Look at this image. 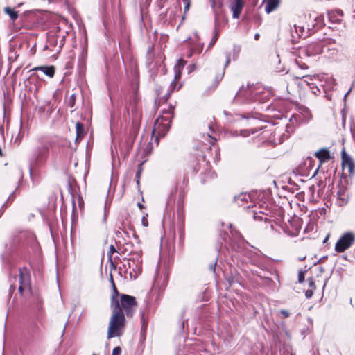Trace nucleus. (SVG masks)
<instances>
[{
	"label": "nucleus",
	"mask_w": 355,
	"mask_h": 355,
	"mask_svg": "<svg viewBox=\"0 0 355 355\" xmlns=\"http://www.w3.org/2000/svg\"><path fill=\"white\" fill-rule=\"evenodd\" d=\"M111 308L112 312L107 329L108 339L120 336L121 331L124 328L125 322L124 313L114 295L111 297Z\"/></svg>",
	"instance_id": "nucleus-1"
},
{
	"label": "nucleus",
	"mask_w": 355,
	"mask_h": 355,
	"mask_svg": "<svg viewBox=\"0 0 355 355\" xmlns=\"http://www.w3.org/2000/svg\"><path fill=\"white\" fill-rule=\"evenodd\" d=\"M269 96L268 92L263 90L260 87L248 85L246 87L242 86L234 96L235 99H241L244 103L250 102L263 103L266 101Z\"/></svg>",
	"instance_id": "nucleus-2"
},
{
	"label": "nucleus",
	"mask_w": 355,
	"mask_h": 355,
	"mask_svg": "<svg viewBox=\"0 0 355 355\" xmlns=\"http://www.w3.org/2000/svg\"><path fill=\"white\" fill-rule=\"evenodd\" d=\"M49 155V145L46 142H40L35 147L29 157L28 165L30 175L33 171L44 166L48 160Z\"/></svg>",
	"instance_id": "nucleus-3"
},
{
	"label": "nucleus",
	"mask_w": 355,
	"mask_h": 355,
	"mask_svg": "<svg viewBox=\"0 0 355 355\" xmlns=\"http://www.w3.org/2000/svg\"><path fill=\"white\" fill-rule=\"evenodd\" d=\"M174 107L170 105L167 110L162 112L160 115L155 121L153 134L157 133L155 140L159 142L158 137H164L171 128V123L173 118Z\"/></svg>",
	"instance_id": "nucleus-4"
},
{
	"label": "nucleus",
	"mask_w": 355,
	"mask_h": 355,
	"mask_svg": "<svg viewBox=\"0 0 355 355\" xmlns=\"http://www.w3.org/2000/svg\"><path fill=\"white\" fill-rule=\"evenodd\" d=\"M269 193L266 191H260L257 193L255 196V198L258 200L257 203L259 205V207H254L252 209L250 210V213H251L253 216V218L255 220H264L266 223L270 221V220L267 218L268 215V208L267 201L268 200ZM252 205L257 206L256 202L252 201Z\"/></svg>",
	"instance_id": "nucleus-5"
},
{
	"label": "nucleus",
	"mask_w": 355,
	"mask_h": 355,
	"mask_svg": "<svg viewBox=\"0 0 355 355\" xmlns=\"http://www.w3.org/2000/svg\"><path fill=\"white\" fill-rule=\"evenodd\" d=\"M130 112L132 115V120L133 123L132 130L130 131V134L132 138V144L134 141V139L137 137L138 132V125L141 121L142 114L140 108L137 106L136 103L135 99H134L130 103Z\"/></svg>",
	"instance_id": "nucleus-6"
},
{
	"label": "nucleus",
	"mask_w": 355,
	"mask_h": 355,
	"mask_svg": "<svg viewBox=\"0 0 355 355\" xmlns=\"http://www.w3.org/2000/svg\"><path fill=\"white\" fill-rule=\"evenodd\" d=\"M119 302L120 307H121L123 311H125L127 316H132L134 314L137 307V302L135 297L121 294Z\"/></svg>",
	"instance_id": "nucleus-7"
},
{
	"label": "nucleus",
	"mask_w": 355,
	"mask_h": 355,
	"mask_svg": "<svg viewBox=\"0 0 355 355\" xmlns=\"http://www.w3.org/2000/svg\"><path fill=\"white\" fill-rule=\"evenodd\" d=\"M355 241V235L352 232H348L343 234L335 245V250L337 252H343L354 243Z\"/></svg>",
	"instance_id": "nucleus-8"
},
{
	"label": "nucleus",
	"mask_w": 355,
	"mask_h": 355,
	"mask_svg": "<svg viewBox=\"0 0 355 355\" xmlns=\"http://www.w3.org/2000/svg\"><path fill=\"white\" fill-rule=\"evenodd\" d=\"M257 194V192H252L250 193H241L239 196H234V200L239 207L248 209L253 208L256 207L254 205H252V201L255 200V196Z\"/></svg>",
	"instance_id": "nucleus-9"
},
{
	"label": "nucleus",
	"mask_w": 355,
	"mask_h": 355,
	"mask_svg": "<svg viewBox=\"0 0 355 355\" xmlns=\"http://www.w3.org/2000/svg\"><path fill=\"white\" fill-rule=\"evenodd\" d=\"M266 126H261L259 129V130L264 129V130L261 132L263 137L265 138L268 137V141L273 143L275 145L283 142L284 134H282L278 129H275L274 131H272V130H266Z\"/></svg>",
	"instance_id": "nucleus-10"
},
{
	"label": "nucleus",
	"mask_w": 355,
	"mask_h": 355,
	"mask_svg": "<svg viewBox=\"0 0 355 355\" xmlns=\"http://www.w3.org/2000/svg\"><path fill=\"white\" fill-rule=\"evenodd\" d=\"M243 254L252 264L262 268L261 258L263 257V255L257 248L252 247L250 249H245L243 250Z\"/></svg>",
	"instance_id": "nucleus-11"
},
{
	"label": "nucleus",
	"mask_w": 355,
	"mask_h": 355,
	"mask_svg": "<svg viewBox=\"0 0 355 355\" xmlns=\"http://www.w3.org/2000/svg\"><path fill=\"white\" fill-rule=\"evenodd\" d=\"M185 65V61H184L182 59H179L177 62V63L174 66V71H175V76H174V80L171 82L170 85V92H167V94L165 95L166 101L168 100L171 95V92L174 91L176 88V83L175 81L177 80H179L181 77L182 70L183 69Z\"/></svg>",
	"instance_id": "nucleus-12"
},
{
	"label": "nucleus",
	"mask_w": 355,
	"mask_h": 355,
	"mask_svg": "<svg viewBox=\"0 0 355 355\" xmlns=\"http://www.w3.org/2000/svg\"><path fill=\"white\" fill-rule=\"evenodd\" d=\"M19 276L18 290L22 294L24 290L31 288V277L26 268H20Z\"/></svg>",
	"instance_id": "nucleus-13"
},
{
	"label": "nucleus",
	"mask_w": 355,
	"mask_h": 355,
	"mask_svg": "<svg viewBox=\"0 0 355 355\" xmlns=\"http://www.w3.org/2000/svg\"><path fill=\"white\" fill-rule=\"evenodd\" d=\"M188 355H211V353L205 347L200 341H195L188 345Z\"/></svg>",
	"instance_id": "nucleus-14"
},
{
	"label": "nucleus",
	"mask_w": 355,
	"mask_h": 355,
	"mask_svg": "<svg viewBox=\"0 0 355 355\" xmlns=\"http://www.w3.org/2000/svg\"><path fill=\"white\" fill-rule=\"evenodd\" d=\"M244 6L243 0H230L229 8L232 12V18L238 19Z\"/></svg>",
	"instance_id": "nucleus-15"
},
{
	"label": "nucleus",
	"mask_w": 355,
	"mask_h": 355,
	"mask_svg": "<svg viewBox=\"0 0 355 355\" xmlns=\"http://www.w3.org/2000/svg\"><path fill=\"white\" fill-rule=\"evenodd\" d=\"M309 31H312L311 28L308 27L307 31H306L304 26L294 25L293 28L291 29L293 41L297 40L302 37H307Z\"/></svg>",
	"instance_id": "nucleus-16"
},
{
	"label": "nucleus",
	"mask_w": 355,
	"mask_h": 355,
	"mask_svg": "<svg viewBox=\"0 0 355 355\" xmlns=\"http://www.w3.org/2000/svg\"><path fill=\"white\" fill-rule=\"evenodd\" d=\"M315 156L319 159L320 164L316 168L314 173V175L318 173L321 164L331 158L329 150L327 148H322L318 151L315 152Z\"/></svg>",
	"instance_id": "nucleus-17"
},
{
	"label": "nucleus",
	"mask_w": 355,
	"mask_h": 355,
	"mask_svg": "<svg viewBox=\"0 0 355 355\" xmlns=\"http://www.w3.org/2000/svg\"><path fill=\"white\" fill-rule=\"evenodd\" d=\"M342 164L344 167H347L348 171L350 173H352L355 169V164L351 157L345 150H342L341 153Z\"/></svg>",
	"instance_id": "nucleus-18"
},
{
	"label": "nucleus",
	"mask_w": 355,
	"mask_h": 355,
	"mask_svg": "<svg viewBox=\"0 0 355 355\" xmlns=\"http://www.w3.org/2000/svg\"><path fill=\"white\" fill-rule=\"evenodd\" d=\"M336 85V80L333 78H329L324 85H321V87L324 92L326 94L325 96L327 99H331V94L329 92V91L334 89V87Z\"/></svg>",
	"instance_id": "nucleus-19"
},
{
	"label": "nucleus",
	"mask_w": 355,
	"mask_h": 355,
	"mask_svg": "<svg viewBox=\"0 0 355 355\" xmlns=\"http://www.w3.org/2000/svg\"><path fill=\"white\" fill-rule=\"evenodd\" d=\"M337 203L339 206H343L348 202V194L344 187L338 188L336 192Z\"/></svg>",
	"instance_id": "nucleus-20"
},
{
	"label": "nucleus",
	"mask_w": 355,
	"mask_h": 355,
	"mask_svg": "<svg viewBox=\"0 0 355 355\" xmlns=\"http://www.w3.org/2000/svg\"><path fill=\"white\" fill-rule=\"evenodd\" d=\"M258 130L257 129H251V130H241L239 131L236 130H230L227 132V135L232 137H236L239 135H241L243 137H246L249 136L250 134H254Z\"/></svg>",
	"instance_id": "nucleus-21"
},
{
	"label": "nucleus",
	"mask_w": 355,
	"mask_h": 355,
	"mask_svg": "<svg viewBox=\"0 0 355 355\" xmlns=\"http://www.w3.org/2000/svg\"><path fill=\"white\" fill-rule=\"evenodd\" d=\"M342 16L343 11L341 10L330 11L327 14V17L332 24H340L342 21L340 18Z\"/></svg>",
	"instance_id": "nucleus-22"
},
{
	"label": "nucleus",
	"mask_w": 355,
	"mask_h": 355,
	"mask_svg": "<svg viewBox=\"0 0 355 355\" xmlns=\"http://www.w3.org/2000/svg\"><path fill=\"white\" fill-rule=\"evenodd\" d=\"M128 266L129 269L132 270V271L130 272V275H134L135 277L141 272V263L137 264L136 262L128 261Z\"/></svg>",
	"instance_id": "nucleus-23"
},
{
	"label": "nucleus",
	"mask_w": 355,
	"mask_h": 355,
	"mask_svg": "<svg viewBox=\"0 0 355 355\" xmlns=\"http://www.w3.org/2000/svg\"><path fill=\"white\" fill-rule=\"evenodd\" d=\"M41 71L47 76L52 78L55 74V68L53 66H42L39 67H35L33 69V71Z\"/></svg>",
	"instance_id": "nucleus-24"
},
{
	"label": "nucleus",
	"mask_w": 355,
	"mask_h": 355,
	"mask_svg": "<svg viewBox=\"0 0 355 355\" xmlns=\"http://www.w3.org/2000/svg\"><path fill=\"white\" fill-rule=\"evenodd\" d=\"M280 0H266L265 11L269 14L275 10L279 6Z\"/></svg>",
	"instance_id": "nucleus-25"
},
{
	"label": "nucleus",
	"mask_w": 355,
	"mask_h": 355,
	"mask_svg": "<svg viewBox=\"0 0 355 355\" xmlns=\"http://www.w3.org/2000/svg\"><path fill=\"white\" fill-rule=\"evenodd\" d=\"M3 10L4 12L9 16L10 21L12 22H15L18 19L19 13L15 8L7 6L4 8Z\"/></svg>",
	"instance_id": "nucleus-26"
},
{
	"label": "nucleus",
	"mask_w": 355,
	"mask_h": 355,
	"mask_svg": "<svg viewBox=\"0 0 355 355\" xmlns=\"http://www.w3.org/2000/svg\"><path fill=\"white\" fill-rule=\"evenodd\" d=\"M225 55H226V61H225L223 71H222L221 74L217 75L215 78L216 85H218L219 83V82L223 79V76L225 74V69H226V67H228V65L230 64V63L231 62L230 54L229 53H226Z\"/></svg>",
	"instance_id": "nucleus-27"
},
{
	"label": "nucleus",
	"mask_w": 355,
	"mask_h": 355,
	"mask_svg": "<svg viewBox=\"0 0 355 355\" xmlns=\"http://www.w3.org/2000/svg\"><path fill=\"white\" fill-rule=\"evenodd\" d=\"M67 34L68 33L67 31H64L62 33H60V34L56 36L55 40H56V44H58V51H60L61 49L62 48V46H64V44L65 43V37Z\"/></svg>",
	"instance_id": "nucleus-28"
},
{
	"label": "nucleus",
	"mask_w": 355,
	"mask_h": 355,
	"mask_svg": "<svg viewBox=\"0 0 355 355\" xmlns=\"http://www.w3.org/2000/svg\"><path fill=\"white\" fill-rule=\"evenodd\" d=\"M314 21H315V24L312 26V27H311L312 31H313L314 28H320L324 25V17H322V16L315 17L314 18Z\"/></svg>",
	"instance_id": "nucleus-29"
},
{
	"label": "nucleus",
	"mask_w": 355,
	"mask_h": 355,
	"mask_svg": "<svg viewBox=\"0 0 355 355\" xmlns=\"http://www.w3.org/2000/svg\"><path fill=\"white\" fill-rule=\"evenodd\" d=\"M130 261L136 262L137 264L141 263V252L132 253L131 257L128 259Z\"/></svg>",
	"instance_id": "nucleus-30"
},
{
	"label": "nucleus",
	"mask_w": 355,
	"mask_h": 355,
	"mask_svg": "<svg viewBox=\"0 0 355 355\" xmlns=\"http://www.w3.org/2000/svg\"><path fill=\"white\" fill-rule=\"evenodd\" d=\"M76 139L78 138H82L84 136V125L80 122H77L76 124Z\"/></svg>",
	"instance_id": "nucleus-31"
},
{
	"label": "nucleus",
	"mask_w": 355,
	"mask_h": 355,
	"mask_svg": "<svg viewBox=\"0 0 355 355\" xmlns=\"http://www.w3.org/2000/svg\"><path fill=\"white\" fill-rule=\"evenodd\" d=\"M236 119H228V121L230 122V123H232V122H234L236 121L240 120L241 119H250L251 118L256 119V116H250V114H236Z\"/></svg>",
	"instance_id": "nucleus-32"
},
{
	"label": "nucleus",
	"mask_w": 355,
	"mask_h": 355,
	"mask_svg": "<svg viewBox=\"0 0 355 355\" xmlns=\"http://www.w3.org/2000/svg\"><path fill=\"white\" fill-rule=\"evenodd\" d=\"M302 114L303 116V121L305 123H308L312 118L311 114L309 109L304 107L302 110Z\"/></svg>",
	"instance_id": "nucleus-33"
},
{
	"label": "nucleus",
	"mask_w": 355,
	"mask_h": 355,
	"mask_svg": "<svg viewBox=\"0 0 355 355\" xmlns=\"http://www.w3.org/2000/svg\"><path fill=\"white\" fill-rule=\"evenodd\" d=\"M110 281H111V282H112V288H113V294H112V297L113 295H114V296L116 297V298L119 300V297H119L120 295H119V291H117V289H116V286H115V284H114V279H113V278H112V275H110Z\"/></svg>",
	"instance_id": "nucleus-34"
},
{
	"label": "nucleus",
	"mask_w": 355,
	"mask_h": 355,
	"mask_svg": "<svg viewBox=\"0 0 355 355\" xmlns=\"http://www.w3.org/2000/svg\"><path fill=\"white\" fill-rule=\"evenodd\" d=\"M142 163L139 164L138 166V168H137V173H136V178H137V184H138L139 182V178H140V176H141V171H142Z\"/></svg>",
	"instance_id": "nucleus-35"
},
{
	"label": "nucleus",
	"mask_w": 355,
	"mask_h": 355,
	"mask_svg": "<svg viewBox=\"0 0 355 355\" xmlns=\"http://www.w3.org/2000/svg\"><path fill=\"white\" fill-rule=\"evenodd\" d=\"M217 40H218V33L216 32L209 44V46H208L207 50L209 49H210L216 42Z\"/></svg>",
	"instance_id": "nucleus-36"
},
{
	"label": "nucleus",
	"mask_w": 355,
	"mask_h": 355,
	"mask_svg": "<svg viewBox=\"0 0 355 355\" xmlns=\"http://www.w3.org/2000/svg\"><path fill=\"white\" fill-rule=\"evenodd\" d=\"M240 47L239 46H234V49H233V51H234V55H233V58L234 59H236L239 53H240Z\"/></svg>",
	"instance_id": "nucleus-37"
},
{
	"label": "nucleus",
	"mask_w": 355,
	"mask_h": 355,
	"mask_svg": "<svg viewBox=\"0 0 355 355\" xmlns=\"http://www.w3.org/2000/svg\"><path fill=\"white\" fill-rule=\"evenodd\" d=\"M153 149V144L151 142H148L147 146L146 147L144 152L146 155H148L151 153V150Z\"/></svg>",
	"instance_id": "nucleus-38"
},
{
	"label": "nucleus",
	"mask_w": 355,
	"mask_h": 355,
	"mask_svg": "<svg viewBox=\"0 0 355 355\" xmlns=\"http://www.w3.org/2000/svg\"><path fill=\"white\" fill-rule=\"evenodd\" d=\"M304 280V271H299L298 272V282L300 283H302Z\"/></svg>",
	"instance_id": "nucleus-39"
},
{
	"label": "nucleus",
	"mask_w": 355,
	"mask_h": 355,
	"mask_svg": "<svg viewBox=\"0 0 355 355\" xmlns=\"http://www.w3.org/2000/svg\"><path fill=\"white\" fill-rule=\"evenodd\" d=\"M121 348L120 347H116L112 350V355H121Z\"/></svg>",
	"instance_id": "nucleus-40"
},
{
	"label": "nucleus",
	"mask_w": 355,
	"mask_h": 355,
	"mask_svg": "<svg viewBox=\"0 0 355 355\" xmlns=\"http://www.w3.org/2000/svg\"><path fill=\"white\" fill-rule=\"evenodd\" d=\"M116 250L115 249V247L113 245H111L110 246V250L108 251V256H110V257H112V255L113 254L114 252H116Z\"/></svg>",
	"instance_id": "nucleus-41"
},
{
	"label": "nucleus",
	"mask_w": 355,
	"mask_h": 355,
	"mask_svg": "<svg viewBox=\"0 0 355 355\" xmlns=\"http://www.w3.org/2000/svg\"><path fill=\"white\" fill-rule=\"evenodd\" d=\"M147 216H148V214H146L145 216H144L141 218V223H142V225L144 226V227H147L148 225V220H147Z\"/></svg>",
	"instance_id": "nucleus-42"
},
{
	"label": "nucleus",
	"mask_w": 355,
	"mask_h": 355,
	"mask_svg": "<svg viewBox=\"0 0 355 355\" xmlns=\"http://www.w3.org/2000/svg\"><path fill=\"white\" fill-rule=\"evenodd\" d=\"M280 313L282 315L284 318H288L290 315L289 311L285 309H282L280 311Z\"/></svg>",
	"instance_id": "nucleus-43"
},
{
	"label": "nucleus",
	"mask_w": 355,
	"mask_h": 355,
	"mask_svg": "<svg viewBox=\"0 0 355 355\" xmlns=\"http://www.w3.org/2000/svg\"><path fill=\"white\" fill-rule=\"evenodd\" d=\"M295 62L299 66V67L300 69H308V66L305 63H302L301 64V63H300V62L298 60H296Z\"/></svg>",
	"instance_id": "nucleus-44"
},
{
	"label": "nucleus",
	"mask_w": 355,
	"mask_h": 355,
	"mask_svg": "<svg viewBox=\"0 0 355 355\" xmlns=\"http://www.w3.org/2000/svg\"><path fill=\"white\" fill-rule=\"evenodd\" d=\"M184 3V12H187L189 9V6H190V3H189V0H183Z\"/></svg>",
	"instance_id": "nucleus-45"
},
{
	"label": "nucleus",
	"mask_w": 355,
	"mask_h": 355,
	"mask_svg": "<svg viewBox=\"0 0 355 355\" xmlns=\"http://www.w3.org/2000/svg\"><path fill=\"white\" fill-rule=\"evenodd\" d=\"M49 44L50 45H55L56 46V45L58 44H56V40H55V37H51L49 40Z\"/></svg>",
	"instance_id": "nucleus-46"
},
{
	"label": "nucleus",
	"mask_w": 355,
	"mask_h": 355,
	"mask_svg": "<svg viewBox=\"0 0 355 355\" xmlns=\"http://www.w3.org/2000/svg\"><path fill=\"white\" fill-rule=\"evenodd\" d=\"M313 293L312 291V290H307L306 292H305V295L306 297V298H310L312 297Z\"/></svg>",
	"instance_id": "nucleus-47"
},
{
	"label": "nucleus",
	"mask_w": 355,
	"mask_h": 355,
	"mask_svg": "<svg viewBox=\"0 0 355 355\" xmlns=\"http://www.w3.org/2000/svg\"><path fill=\"white\" fill-rule=\"evenodd\" d=\"M304 80V81L308 84V85H310V80H312V78L309 76H304L302 77Z\"/></svg>",
	"instance_id": "nucleus-48"
},
{
	"label": "nucleus",
	"mask_w": 355,
	"mask_h": 355,
	"mask_svg": "<svg viewBox=\"0 0 355 355\" xmlns=\"http://www.w3.org/2000/svg\"><path fill=\"white\" fill-rule=\"evenodd\" d=\"M311 88L313 89V93L314 94L317 95V94H318V92L319 94H320V92H320V88H319L318 87H315V88H314V87H311Z\"/></svg>",
	"instance_id": "nucleus-49"
},
{
	"label": "nucleus",
	"mask_w": 355,
	"mask_h": 355,
	"mask_svg": "<svg viewBox=\"0 0 355 355\" xmlns=\"http://www.w3.org/2000/svg\"><path fill=\"white\" fill-rule=\"evenodd\" d=\"M202 46H203V44H201V45H200L196 49H195V48L192 49V51H196L198 53H200L201 52L202 49Z\"/></svg>",
	"instance_id": "nucleus-50"
},
{
	"label": "nucleus",
	"mask_w": 355,
	"mask_h": 355,
	"mask_svg": "<svg viewBox=\"0 0 355 355\" xmlns=\"http://www.w3.org/2000/svg\"><path fill=\"white\" fill-rule=\"evenodd\" d=\"M15 196V191H14L8 197V200H7V202H9L10 200L12 201L14 198Z\"/></svg>",
	"instance_id": "nucleus-51"
},
{
	"label": "nucleus",
	"mask_w": 355,
	"mask_h": 355,
	"mask_svg": "<svg viewBox=\"0 0 355 355\" xmlns=\"http://www.w3.org/2000/svg\"><path fill=\"white\" fill-rule=\"evenodd\" d=\"M308 280H309V287H311L312 288H315V283H314L313 280L312 279H309Z\"/></svg>",
	"instance_id": "nucleus-52"
},
{
	"label": "nucleus",
	"mask_w": 355,
	"mask_h": 355,
	"mask_svg": "<svg viewBox=\"0 0 355 355\" xmlns=\"http://www.w3.org/2000/svg\"><path fill=\"white\" fill-rule=\"evenodd\" d=\"M107 216V211L106 209V206H105V208H104V216H103V223L106 222Z\"/></svg>",
	"instance_id": "nucleus-53"
},
{
	"label": "nucleus",
	"mask_w": 355,
	"mask_h": 355,
	"mask_svg": "<svg viewBox=\"0 0 355 355\" xmlns=\"http://www.w3.org/2000/svg\"><path fill=\"white\" fill-rule=\"evenodd\" d=\"M216 262H215L214 264H211L209 266V269L212 271H215V268H216Z\"/></svg>",
	"instance_id": "nucleus-54"
},
{
	"label": "nucleus",
	"mask_w": 355,
	"mask_h": 355,
	"mask_svg": "<svg viewBox=\"0 0 355 355\" xmlns=\"http://www.w3.org/2000/svg\"><path fill=\"white\" fill-rule=\"evenodd\" d=\"M15 286H10V290H9V293H10V295L12 294V293L15 291Z\"/></svg>",
	"instance_id": "nucleus-55"
},
{
	"label": "nucleus",
	"mask_w": 355,
	"mask_h": 355,
	"mask_svg": "<svg viewBox=\"0 0 355 355\" xmlns=\"http://www.w3.org/2000/svg\"><path fill=\"white\" fill-rule=\"evenodd\" d=\"M187 324V320H183L182 322V324H181V328H182V330L184 331V324Z\"/></svg>",
	"instance_id": "nucleus-56"
},
{
	"label": "nucleus",
	"mask_w": 355,
	"mask_h": 355,
	"mask_svg": "<svg viewBox=\"0 0 355 355\" xmlns=\"http://www.w3.org/2000/svg\"><path fill=\"white\" fill-rule=\"evenodd\" d=\"M259 37H260V35H259V33H256V34L254 35V39H255L256 40H258L259 39Z\"/></svg>",
	"instance_id": "nucleus-57"
},
{
	"label": "nucleus",
	"mask_w": 355,
	"mask_h": 355,
	"mask_svg": "<svg viewBox=\"0 0 355 355\" xmlns=\"http://www.w3.org/2000/svg\"><path fill=\"white\" fill-rule=\"evenodd\" d=\"M223 113H224V114H225V115H226L227 116H232V115H231L230 114H229V113H228L227 111H225V110L223 112Z\"/></svg>",
	"instance_id": "nucleus-58"
},
{
	"label": "nucleus",
	"mask_w": 355,
	"mask_h": 355,
	"mask_svg": "<svg viewBox=\"0 0 355 355\" xmlns=\"http://www.w3.org/2000/svg\"><path fill=\"white\" fill-rule=\"evenodd\" d=\"M138 207H139L141 209L144 208V206H143V205H142V204H141V203H140V202H139V203H138Z\"/></svg>",
	"instance_id": "nucleus-59"
},
{
	"label": "nucleus",
	"mask_w": 355,
	"mask_h": 355,
	"mask_svg": "<svg viewBox=\"0 0 355 355\" xmlns=\"http://www.w3.org/2000/svg\"><path fill=\"white\" fill-rule=\"evenodd\" d=\"M74 98H75V95H74V94H72V95L71 96V101H74Z\"/></svg>",
	"instance_id": "nucleus-60"
},
{
	"label": "nucleus",
	"mask_w": 355,
	"mask_h": 355,
	"mask_svg": "<svg viewBox=\"0 0 355 355\" xmlns=\"http://www.w3.org/2000/svg\"><path fill=\"white\" fill-rule=\"evenodd\" d=\"M328 239H329V236H327L324 239V241H323V242H324V243L327 242V241L328 240Z\"/></svg>",
	"instance_id": "nucleus-61"
},
{
	"label": "nucleus",
	"mask_w": 355,
	"mask_h": 355,
	"mask_svg": "<svg viewBox=\"0 0 355 355\" xmlns=\"http://www.w3.org/2000/svg\"><path fill=\"white\" fill-rule=\"evenodd\" d=\"M202 159L204 162H206V157L205 155H202Z\"/></svg>",
	"instance_id": "nucleus-62"
},
{
	"label": "nucleus",
	"mask_w": 355,
	"mask_h": 355,
	"mask_svg": "<svg viewBox=\"0 0 355 355\" xmlns=\"http://www.w3.org/2000/svg\"><path fill=\"white\" fill-rule=\"evenodd\" d=\"M3 211H1V210L0 209V218H1V216L3 215Z\"/></svg>",
	"instance_id": "nucleus-63"
},
{
	"label": "nucleus",
	"mask_w": 355,
	"mask_h": 355,
	"mask_svg": "<svg viewBox=\"0 0 355 355\" xmlns=\"http://www.w3.org/2000/svg\"><path fill=\"white\" fill-rule=\"evenodd\" d=\"M327 282V279H326V281H325V282L324 284L323 288H324L326 286Z\"/></svg>",
	"instance_id": "nucleus-64"
}]
</instances>
